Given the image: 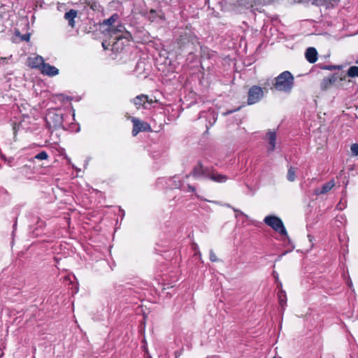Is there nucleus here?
Instances as JSON below:
<instances>
[{
  "instance_id": "16",
  "label": "nucleus",
  "mask_w": 358,
  "mask_h": 358,
  "mask_svg": "<svg viewBox=\"0 0 358 358\" xmlns=\"http://www.w3.org/2000/svg\"><path fill=\"white\" fill-rule=\"evenodd\" d=\"M305 56L307 61L311 64L317 60V52L315 48H308L306 51Z\"/></svg>"
},
{
  "instance_id": "7",
  "label": "nucleus",
  "mask_w": 358,
  "mask_h": 358,
  "mask_svg": "<svg viewBox=\"0 0 358 358\" xmlns=\"http://www.w3.org/2000/svg\"><path fill=\"white\" fill-rule=\"evenodd\" d=\"M345 80V76L339 77L336 73L332 74L329 77H325L320 83V90L327 91L331 89L334 85H336L337 83H341Z\"/></svg>"
},
{
  "instance_id": "32",
  "label": "nucleus",
  "mask_w": 358,
  "mask_h": 358,
  "mask_svg": "<svg viewBox=\"0 0 358 358\" xmlns=\"http://www.w3.org/2000/svg\"><path fill=\"white\" fill-rule=\"evenodd\" d=\"M187 189L189 192H194L196 191V188L191 185H187Z\"/></svg>"
},
{
  "instance_id": "10",
  "label": "nucleus",
  "mask_w": 358,
  "mask_h": 358,
  "mask_svg": "<svg viewBox=\"0 0 358 358\" xmlns=\"http://www.w3.org/2000/svg\"><path fill=\"white\" fill-rule=\"evenodd\" d=\"M210 169L208 167L203 166L201 162H199L193 168L192 171L189 175H186V178H187L189 176H192L194 178H199L201 176L208 177V172H209Z\"/></svg>"
},
{
  "instance_id": "19",
  "label": "nucleus",
  "mask_w": 358,
  "mask_h": 358,
  "mask_svg": "<svg viewBox=\"0 0 358 358\" xmlns=\"http://www.w3.org/2000/svg\"><path fill=\"white\" fill-rule=\"evenodd\" d=\"M266 137L269 144L268 150L273 152L275 148L276 134L275 131H268L266 134Z\"/></svg>"
},
{
  "instance_id": "25",
  "label": "nucleus",
  "mask_w": 358,
  "mask_h": 358,
  "mask_svg": "<svg viewBox=\"0 0 358 358\" xmlns=\"http://www.w3.org/2000/svg\"><path fill=\"white\" fill-rule=\"evenodd\" d=\"M209 258L210 260L213 262H217L220 261L215 252L212 250L210 251Z\"/></svg>"
},
{
  "instance_id": "33",
  "label": "nucleus",
  "mask_w": 358,
  "mask_h": 358,
  "mask_svg": "<svg viewBox=\"0 0 358 358\" xmlns=\"http://www.w3.org/2000/svg\"><path fill=\"white\" fill-rule=\"evenodd\" d=\"M90 8L93 10H96V8H97V5L95 2L92 3L91 5H90Z\"/></svg>"
},
{
  "instance_id": "8",
  "label": "nucleus",
  "mask_w": 358,
  "mask_h": 358,
  "mask_svg": "<svg viewBox=\"0 0 358 358\" xmlns=\"http://www.w3.org/2000/svg\"><path fill=\"white\" fill-rule=\"evenodd\" d=\"M264 96V91L261 87L254 85L248 92V105L259 102Z\"/></svg>"
},
{
  "instance_id": "17",
  "label": "nucleus",
  "mask_w": 358,
  "mask_h": 358,
  "mask_svg": "<svg viewBox=\"0 0 358 358\" xmlns=\"http://www.w3.org/2000/svg\"><path fill=\"white\" fill-rule=\"evenodd\" d=\"M78 15V11L74 9H71L64 14V18L68 21L69 25L73 28L75 27V18Z\"/></svg>"
},
{
  "instance_id": "14",
  "label": "nucleus",
  "mask_w": 358,
  "mask_h": 358,
  "mask_svg": "<svg viewBox=\"0 0 358 358\" xmlns=\"http://www.w3.org/2000/svg\"><path fill=\"white\" fill-rule=\"evenodd\" d=\"M336 185L334 179L324 183L320 189H315L314 193L315 195L325 194L328 193Z\"/></svg>"
},
{
  "instance_id": "35",
  "label": "nucleus",
  "mask_w": 358,
  "mask_h": 358,
  "mask_svg": "<svg viewBox=\"0 0 358 358\" xmlns=\"http://www.w3.org/2000/svg\"><path fill=\"white\" fill-rule=\"evenodd\" d=\"M231 113V111H229L228 113H226L225 114Z\"/></svg>"
},
{
  "instance_id": "11",
  "label": "nucleus",
  "mask_w": 358,
  "mask_h": 358,
  "mask_svg": "<svg viewBox=\"0 0 358 358\" xmlns=\"http://www.w3.org/2000/svg\"><path fill=\"white\" fill-rule=\"evenodd\" d=\"M43 63L44 60L43 57L37 55L34 57H28L26 64L27 66L31 69L39 68L41 69V67L43 66Z\"/></svg>"
},
{
  "instance_id": "30",
  "label": "nucleus",
  "mask_w": 358,
  "mask_h": 358,
  "mask_svg": "<svg viewBox=\"0 0 358 358\" xmlns=\"http://www.w3.org/2000/svg\"><path fill=\"white\" fill-rule=\"evenodd\" d=\"M336 209L338 210H342L345 206L343 204H342L341 201H340L337 205H336Z\"/></svg>"
},
{
  "instance_id": "27",
  "label": "nucleus",
  "mask_w": 358,
  "mask_h": 358,
  "mask_svg": "<svg viewBox=\"0 0 358 358\" xmlns=\"http://www.w3.org/2000/svg\"><path fill=\"white\" fill-rule=\"evenodd\" d=\"M21 38L22 41H29L30 40V34H25L21 36Z\"/></svg>"
},
{
  "instance_id": "3",
  "label": "nucleus",
  "mask_w": 358,
  "mask_h": 358,
  "mask_svg": "<svg viewBox=\"0 0 358 358\" xmlns=\"http://www.w3.org/2000/svg\"><path fill=\"white\" fill-rule=\"evenodd\" d=\"M45 122L47 127L50 129H57L63 128V114L60 110H50L48 111L45 117Z\"/></svg>"
},
{
  "instance_id": "31",
  "label": "nucleus",
  "mask_w": 358,
  "mask_h": 358,
  "mask_svg": "<svg viewBox=\"0 0 358 358\" xmlns=\"http://www.w3.org/2000/svg\"><path fill=\"white\" fill-rule=\"evenodd\" d=\"M201 56H203L206 55V51L208 52V50L207 48H204L203 46H201Z\"/></svg>"
},
{
  "instance_id": "15",
  "label": "nucleus",
  "mask_w": 358,
  "mask_h": 358,
  "mask_svg": "<svg viewBox=\"0 0 358 358\" xmlns=\"http://www.w3.org/2000/svg\"><path fill=\"white\" fill-rule=\"evenodd\" d=\"M119 15L117 13L112 15L109 18L106 19L103 21L102 25L108 26V28L106 30L109 33L111 36L110 30L116 27L113 26V24L118 20Z\"/></svg>"
},
{
  "instance_id": "26",
  "label": "nucleus",
  "mask_w": 358,
  "mask_h": 358,
  "mask_svg": "<svg viewBox=\"0 0 358 358\" xmlns=\"http://www.w3.org/2000/svg\"><path fill=\"white\" fill-rule=\"evenodd\" d=\"M352 154L354 156H358V143H353L350 148Z\"/></svg>"
},
{
  "instance_id": "28",
  "label": "nucleus",
  "mask_w": 358,
  "mask_h": 358,
  "mask_svg": "<svg viewBox=\"0 0 358 358\" xmlns=\"http://www.w3.org/2000/svg\"><path fill=\"white\" fill-rule=\"evenodd\" d=\"M322 69H324V70H334L336 69V66H332V65H325L323 67H322Z\"/></svg>"
},
{
  "instance_id": "29",
  "label": "nucleus",
  "mask_w": 358,
  "mask_h": 358,
  "mask_svg": "<svg viewBox=\"0 0 358 358\" xmlns=\"http://www.w3.org/2000/svg\"><path fill=\"white\" fill-rule=\"evenodd\" d=\"M234 6L239 7L244 5V0H237L236 3H234Z\"/></svg>"
},
{
  "instance_id": "22",
  "label": "nucleus",
  "mask_w": 358,
  "mask_h": 358,
  "mask_svg": "<svg viewBox=\"0 0 358 358\" xmlns=\"http://www.w3.org/2000/svg\"><path fill=\"white\" fill-rule=\"evenodd\" d=\"M287 180L290 182H293L296 178V169L293 166H290L287 171Z\"/></svg>"
},
{
  "instance_id": "36",
  "label": "nucleus",
  "mask_w": 358,
  "mask_h": 358,
  "mask_svg": "<svg viewBox=\"0 0 358 358\" xmlns=\"http://www.w3.org/2000/svg\"><path fill=\"white\" fill-rule=\"evenodd\" d=\"M357 63L358 64V61L357 62Z\"/></svg>"
},
{
  "instance_id": "21",
  "label": "nucleus",
  "mask_w": 358,
  "mask_h": 358,
  "mask_svg": "<svg viewBox=\"0 0 358 358\" xmlns=\"http://www.w3.org/2000/svg\"><path fill=\"white\" fill-rule=\"evenodd\" d=\"M48 158H49L48 154L47 153L46 151L43 150V151L40 152L37 155H36L34 157H32L30 159V161L34 162L35 161V159L46 160V159H48Z\"/></svg>"
},
{
  "instance_id": "20",
  "label": "nucleus",
  "mask_w": 358,
  "mask_h": 358,
  "mask_svg": "<svg viewBox=\"0 0 358 358\" xmlns=\"http://www.w3.org/2000/svg\"><path fill=\"white\" fill-rule=\"evenodd\" d=\"M148 18L150 22H154L157 18L164 19V15L160 11V13H157V10L154 9H151L150 12L148 13Z\"/></svg>"
},
{
  "instance_id": "12",
  "label": "nucleus",
  "mask_w": 358,
  "mask_h": 358,
  "mask_svg": "<svg viewBox=\"0 0 358 358\" xmlns=\"http://www.w3.org/2000/svg\"><path fill=\"white\" fill-rule=\"evenodd\" d=\"M207 178L216 182H225L228 179L226 175L220 174L215 170H211L210 169L209 172H208Z\"/></svg>"
},
{
  "instance_id": "34",
  "label": "nucleus",
  "mask_w": 358,
  "mask_h": 358,
  "mask_svg": "<svg viewBox=\"0 0 358 358\" xmlns=\"http://www.w3.org/2000/svg\"><path fill=\"white\" fill-rule=\"evenodd\" d=\"M102 45H103V48H104V49H106V48L105 47V45H104V43H102Z\"/></svg>"
},
{
  "instance_id": "23",
  "label": "nucleus",
  "mask_w": 358,
  "mask_h": 358,
  "mask_svg": "<svg viewBox=\"0 0 358 358\" xmlns=\"http://www.w3.org/2000/svg\"><path fill=\"white\" fill-rule=\"evenodd\" d=\"M347 75L350 78L358 77V66H353L350 67L348 70Z\"/></svg>"
},
{
  "instance_id": "4",
  "label": "nucleus",
  "mask_w": 358,
  "mask_h": 358,
  "mask_svg": "<svg viewBox=\"0 0 358 358\" xmlns=\"http://www.w3.org/2000/svg\"><path fill=\"white\" fill-rule=\"evenodd\" d=\"M265 224L281 235H287V231L282 220L275 215H268L264 220Z\"/></svg>"
},
{
  "instance_id": "13",
  "label": "nucleus",
  "mask_w": 358,
  "mask_h": 358,
  "mask_svg": "<svg viewBox=\"0 0 358 358\" xmlns=\"http://www.w3.org/2000/svg\"><path fill=\"white\" fill-rule=\"evenodd\" d=\"M41 73L49 76H55L59 73V70L55 66H51L48 63H43L41 67Z\"/></svg>"
},
{
  "instance_id": "2",
  "label": "nucleus",
  "mask_w": 358,
  "mask_h": 358,
  "mask_svg": "<svg viewBox=\"0 0 358 358\" xmlns=\"http://www.w3.org/2000/svg\"><path fill=\"white\" fill-rule=\"evenodd\" d=\"M294 76L289 71H285L272 80L271 90L289 93L293 88Z\"/></svg>"
},
{
  "instance_id": "18",
  "label": "nucleus",
  "mask_w": 358,
  "mask_h": 358,
  "mask_svg": "<svg viewBox=\"0 0 358 358\" xmlns=\"http://www.w3.org/2000/svg\"><path fill=\"white\" fill-rule=\"evenodd\" d=\"M313 4L317 6H324L327 8L334 6L340 0H312Z\"/></svg>"
},
{
  "instance_id": "5",
  "label": "nucleus",
  "mask_w": 358,
  "mask_h": 358,
  "mask_svg": "<svg viewBox=\"0 0 358 358\" xmlns=\"http://www.w3.org/2000/svg\"><path fill=\"white\" fill-rule=\"evenodd\" d=\"M127 118L131 120V122L133 123V129L131 131L133 136H137L140 132L152 131L150 125L148 122L142 121L140 119L132 116H128Z\"/></svg>"
},
{
  "instance_id": "6",
  "label": "nucleus",
  "mask_w": 358,
  "mask_h": 358,
  "mask_svg": "<svg viewBox=\"0 0 358 358\" xmlns=\"http://www.w3.org/2000/svg\"><path fill=\"white\" fill-rule=\"evenodd\" d=\"M195 43H199L197 36L187 32L180 35L177 39V45L182 50H185L189 45H194Z\"/></svg>"
},
{
  "instance_id": "9",
  "label": "nucleus",
  "mask_w": 358,
  "mask_h": 358,
  "mask_svg": "<svg viewBox=\"0 0 358 358\" xmlns=\"http://www.w3.org/2000/svg\"><path fill=\"white\" fill-rule=\"evenodd\" d=\"M132 102L137 109H146V103L152 104L154 101L152 99H149L148 95L142 94L134 97Z\"/></svg>"
},
{
  "instance_id": "37",
  "label": "nucleus",
  "mask_w": 358,
  "mask_h": 358,
  "mask_svg": "<svg viewBox=\"0 0 358 358\" xmlns=\"http://www.w3.org/2000/svg\"><path fill=\"white\" fill-rule=\"evenodd\" d=\"M273 358H275V357H273Z\"/></svg>"
},
{
  "instance_id": "1",
  "label": "nucleus",
  "mask_w": 358,
  "mask_h": 358,
  "mask_svg": "<svg viewBox=\"0 0 358 358\" xmlns=\"http://www.w3.org/2000/svg\"><path fill=\"white\" fill-rule=\"evenodd\" d=\"M111 37L114 38L111 50L114 52H121L128 45L132 38L130 32L126 31L123 24H119L110 30Z\"/></svg>"
},
{
  "instance_id": "24",
  "label": "nucleus",
  "mask_w": 358,
  "mask_h": 358,
  "mask_svg": "<svg viewBox=\"0 0 358 358\" xmlns=\"http://www.w3.org/2000/svg\"><path fill=\"white\" fill-rule=\"evenodd\" d=\"M279 299V303L280 305L283 307L284 305L286 303V296L282 293V292H280L278 295Z\"/></svg>"
}]
</instances>
